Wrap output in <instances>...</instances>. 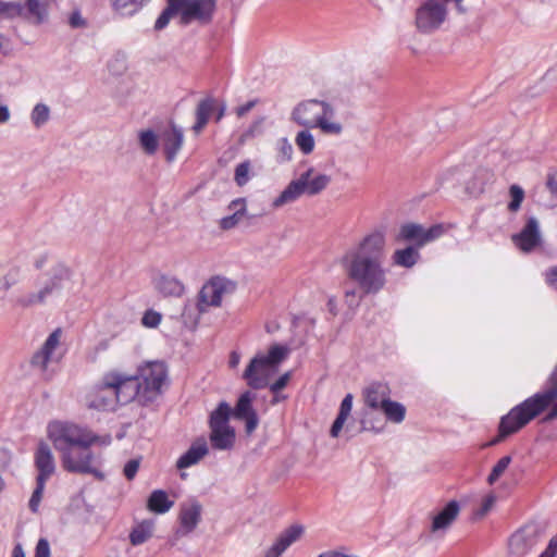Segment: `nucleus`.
Masks as SVG:
<instances>
[{"mask_svg":"<svg viewBox=\"0 0 557 557\" xmlns=\"http://www.w3.org/2000/svg\"><path fill=\"white\" fill-rule=\"evenodd\" d=\"M35 557H50V545L46 539H40L38 541Z\"/></svg>","mask_w":557,"mask_h":557,"instance_id":"nucleus-48","label":"nucleus"},{"mask_svg":"<svg viewBox=\"0 0 557 557\" xmlns=\"http://www.w3.org/2000/svg\"><path fill=\"white\" fill-rule=\"evenodd\" d=\"M29 20L35 24H41L48 18V10L40 0H26Z\"/></svg>","mask_w":557,"mask_h":557,"instance_id":"nucleus-34","label":"nucleus"},{"mask_svg":"<svg viewBox=\"0 0 557 557\" xmlns=\"http://www.w3.org/2000/svg\"><path fill=\"white\" fill-rule=\"evenodd\" d=\"M288 354L289 348L278 344L271 346L267 352H258L243 373L247 385L255 389L268 386Z\"/></svg>","mask_w":557,"mask_h":557,"instance_id":"nucleus-7","label":"nucleus"},{"mask_svg":"<svg viewBox=\"0 0 557 557\" xmlns=\"http://www.w3.org/2000/svg\"><path fill=\"white\" fill-rule=\"evenodd\" d=\"M59 288L57 282L51 281L46 284L38 292L30 293L17 299V304L22 307H32L35 305L44 304L57 289Z\"/></svg>","mask_w":557,"mask_h":557,"instance_id":"nucleus-28","label":"nucleus"},{"mask_svg":"<svg viewBox=\"0 0 557 557\" xmlns=\"http://www.w3.org/2000/svg\"><path fill=\"white\" fill-rule=\"evenodd\" d=\"M443 234L444 227L442 224H435L429 228H424L416 223H406L400 226L396 240L399 243L414 242L418 246H422L438 238Z\"/></svg>","mask_w":557,"mask_h":557,"instance_id":"nucleus-15","label":"nucleus"},{"mask_svg":"<svg viewBox=\"0 0 557 557\" xmlns=\"http://www.w3.org/2000/svg\"><path fill=\"white\" fill-rule=\"evenodd\" d=\"M232 408L226 401H221L209 416V440L214 449L231 450L236 441V432L230 425Z\"/></svg>","mask_w":557,"mask_h":557,"instance_id":"nucleus-8","label":"nucleus"},{"mask_svg":"<svg viewBox=\"0 0 557 557\" xmlns=\"http://www.w3.org/2000/svg\"><path fill=\"white\" fill-rule=\"evenodd\" d=\"M290 121L299 127H313L325 135L339 136L344 132L334 106L318 98L298 101L290 111Z\"/></svg>","mask_w":557,"mask_h":557,"instance_id":"nucleus-3","label":"nucleus"},{"mask_svg":"<svg viewBox=\"0 0 557 557\" xmlns=\"http://www.w3.org/2000/svg\"><path fill=\"white\" fill-rule=\"evenodd\" d=\"M177 520L178 534L185 536L194 533L202 520L201 504L195 499L182 503L180 506Z\"/></svg>","mask_w":557,"mask_h":557,"instance_id":"nucleus-16","label":"nucleus"},{"mask_svg":"<svg viewBox=\"0 0 557 557\" xmlns=\"http://www.w3.org/2000/svg\"><path fill=\"white\" fill-rule=\"evenodd\" d=\"M138 139L141 148L148 154H154L159 147V139L152 129H144L139 132Z\"/></svg>","mask_w":557,"mask_h":557,"instance_id":"nucleus-35","label":"nucleus"},{"mask_svg":"<svg viewBox=\"0 0 557 557\" xmlns=\"http://www.w3.org/2000/svg\"><path fill=\"white\" fill-rule=\"evenodd\" d=\"M289 380H290V372H285L282 375H280L277 377V380L274 381L273 383L269 382L268 386L270 387L271 392L275 394V397L273 398L272 404H277L278 401H281L282 399L285 398V397L278 396L277 393L287 386Z\"/></svg>","mask_w":557,"mask_h":557,"instance_id":"nucleus-44","label":"nucleus"},{"mask_svg":"<svg viewBox=\"0 0 557 557\" xmlns=\"http://www.w3.org/2000/svg\"><path fill=\"white\" fill-rule=\"evenodd\" d=\"M5 488V482L2 475L0 474V493Z\"/></svg>","mask_w":557,"mask_h":557,"instance_id":"nucleus-64","label":"nucleus"},{"mask_svg":"<svg viewBox=\"0 0 557 557\" xmlns=\"http://www.w3.org/2000/svg\"><path fill=\"white\" fill-rule=\"evenodd\" d=\"M515 245L522 251H531L542 243L540 223L535 216H530L525 226L512 236Z\"/></svg>","mask_w":557,"mask_h":557,"instance_id":"nucleus-17","label":"nucleus"},{"mask_svg":"<svg viewBox=\"0 0 557 557\" xmlns=\"http://www.w3.org/2000/svg\"><path fill=\"white\" fill-rule=\"evenodd\" d=\"M545 280L550 288L557 290V267L549 269L545 273Z\"/></svg>","mask_w":557,"mask_h":557,"instance_id":"nucleus-51","label":"nucleus"},{"mask_svg":"<svg viewBox=\"0 0 557 557\" xmlns=\"http://www.w3.org/2000/svg\"><path fill=\"white\" fill-rule=\"evenodd\" d=\"M230 215L223 216L219 221L222 230H232L237 226L247 215V201L245 198H237L228 205Z\"/></svg>","mask_w":557,"mask_h":557,"instance_id":"nucleus-26","label":"nucleus"},{"mask_svg":"<svg viewBox=\"0 0 557 557\" xmlns=\"http://www.w3.org/2000/svg\"><path fill=\"white\" fill-rule=\"evenodd\" d=\"M22 7L20 4L4 3L0 4V16L1 15H14L21 14Z\"/></svg>","mask_w":557,"mask_h":557,"instance_id":"nucleus-49","label":"nucleus"},{"mask_svg":"<svg viewBox=\"0 0 557 557\" xmlns=\"http://www.w3.org/2000/svg\"><path fill=\"white\" fill-rule=\"evenodd\" d=\"M61 331L55 330L46 339L41 349L37 351L32 358V366L40 373V375L49 380L52 377L53 371L50 366L53 360L55 349L60 345Z\"/></svg>","mask_w":557,"mask_h":557,"instance_id":"nucleus-14","label":"nucleus"},{"mask_svg":"<svg viewBox=\"0 0 557 557\" xmlns=\"http://www.w3.org/2000/svg\"><path fill=\"white\" fill-rule=\"evenodd\" d=\"M225 109H226V107L223 104V106L221 107V109H220V112H219L218 116H216V120H218V121H220V120L223 117V115H224V113H225Z\"/></svg>","mask_w":557,"mask_h":557,"instance_id":"nucleus-63","label":"nucleus"},{"mask_svg":"<svg viewBox=\"0 0 557 557\" xmlns=\"http://www.w3.org/2000/svg\"><path fill=\"white\" fill-rule=\"evenodd\" d=\"M495 503H496L495 495L491 494V495L486 496L484 502H483V506H482V509L480 511V515L484 516L487 511H490L493 508Z\"/></svg>","mask_w":557,"mask_h":557,"instance_id":"nucleus-53","label":"nucleus"},{"mask_svg":"<svg viewBox=\"0 0 557 557\" xmlns=\"http://www.w3.org/2000/svg\"><path fill=\"white\" fill-rule=\"evenodd\" d=\"M212 109V101L211 100H203L199 103L197 109V121L194 125V129L198 133L200 132L206 124L208 123L210 113Z\"/></svg>","mask_w":557,"mask_h":557,"instance_id":"nucleus-39","label":"nucleus"},{"mask_svg":"<svg viewBox=\"0 0 557 557\" xmlns=\"http://www.w3.org/2000/svg\"><path fill=\"white\" fill-rule=\"evenodd\" d=\"M139 466H140V458H135V459L127 461L123 469L124 475L128 480H133L137 474Z\"/></svg>","mask_w":557,"mask_h":557,"instance_id":"nucleus-47","label":"nucleus"},{"mask_svg":"<svg viewBox=\"0 0 557 557\" xmlns=\"http://www.w3.org/2000/svg\"><path fill=\"white\" fill-rule=\"evenodd\" d=\"M253 400L255 394L245 392L239 396L235 409L232 410L235 418L246 421V432L248 434H251L259 424L258 414L252 407Z\"/></svg>","mask_w":557,"mask_h":557,"instance_id":"nucleus-19","label":"nucleus"},{"mask_svg":"<svg viewBox=\"0 0 557 557\" xmlns=\"http://www.w3.org/2000/svg\"><path fill=\"white\" fill-rule=\"evenodd\" d=\"M252 176V166L249 160L238 163L234 171V181L238 186H245Z\"/></svg>","mask_w":557,"mask_h":557,"instance_id":"nucleus-38","label":"nucleus"},{"mask_svg":"<svg viewBox=\"0 0 557 557\" xmlns=\"http://www.w3.org/2000/svg\"><path fill=\"white\" fill-rule=\"evenodd\" d=\"M0 454L5 457L7 463H9V461L11 459V453L8 449H5V448H1L0 449Z\"/></svg>","mask_w":557,"mask_h":557,"instance_id":"nucleus-62","label":"nucleus"},{"mask_svg":"<svg viewBox=\"0 0 557 557\" xmlns=\"http://www.w3.org/2000/svg\"><path fill=\"white\" fill-rule=\"evenodd\" d=\"M50 116V109L48 106L44 103H38L34 107L32 111V121L37 126L40 127L46 124Z\"/></svg>","mask_w":557,"mask_h":557,"instance_id":"nucleus-42","label":"nucleus"},{"mask_svg":"<svg viewBox=\"0 0 557 557\" xmlns=\"http://www.w3.org/2000/svg\"><path fill=\"white\" fill-rule=\"evenodd\" d=\"M364 403L372 410H381L391 399V391L386 384L372 383L362 392Z\"/></svg>","mask_w":557,"mask_h":557,"instance_id":"nucleus-22","label":"nucleus"},{"mask_svg":"<svg viewBox=\"0 0 557 557\" xmlns=\"http://www.w3.org/2000/svg\"><path fill=\"white\" fill-rule=\"evenodd\" d=\"M511 462L510 456H504L502 457L496 465L493 467L488 478L487 482L490 484H494L508 469L509 465Z\"/></svg>","mask_w":557,"mask_h":557,"instance_id":"nucleus-41","label":"nucleus"},{"mask_svg":"<svg viewBox=\"0 0 557 557\" xmlns=\"http://www.w3.org/2000/svg\"><path fill=\"white\" fill-rule=\"evenodd\" d=\"M304 532L305 529L300 524L289 527L267 548L263 557H281L293 543L302 536Z\"/></svg>","mask_w":557,"mask_h":557,"instance_id":"nucleus-20","label":"nucleus"},{"mask_svg":"<svg viewBox=\"0 0 557 557\" xmlns=\"http://www.w3.org/2000/svg\"><path fill=\"white\" fill-rule=\"evenodd\" d=\"M255 106V102L253 101H249L240 107H238L236 109V114L237 116L242 117L244 116L247 112H249Z\"/></svg>","mask_w":557,"mask_h":557,"instance_id":"nucleus-55","label":"nucleus"},{"mask_svg":"<svg viewBox=\"0 0 557 557\" xmlns=\"http://www.w3.org/2000/svg\"><path fill=\"white\" fill-rule=\"evenodd\" d=\"M11 113L7 104H0V123H7L10 120Z\"/></svg>","mask_w":557,"mask_h":557,"instance_id":"nucleus-56","label":"nucleus"},{"mask_svg":"<svg viewBox=\"0 0 557 557\" xmlns=\"http://www.w3.org/2000/svg\"><path fill=\"white\" fill-rule=\"evenodd\" d=\"M363 429L367 430V431H373V432H382L384 430V424H379V425H374L372 422H370L369 420H364L363 421Z\"/></svg>","mask_w":557,"mask_h":557,"instance_id":"nucleus-57","label":"nucleus"},{"mask_svg":"<svg viewBox=\"0 0 557 557\" xmlns=\"http://www.w3.org/2000/svg\"><path fill=\"white\" fill-rule=\"evenodd\" d=\"M149 1L150 0H112V4L120 14L132 15Z\"/></svg>","mask_w":557,"mask_h":557,"instance_id":"nucleus-36","label":"nucleus"},{"mask_svg":"<svg viewBox=\"0 0 557 557\" xmlns=\"http://www.w3.org/2000/svg\"><path fill=\"white\" fill-rule=\"evenodd\" d=\"M173 14H177V9L172 7V0H168V7L157 18L154 28L160 30L166 27Z\"/></svg>","mask_w":557,"mask_h":557,"instance_id":"nucleus-45","label":"nucleus"},{"mask_svg":"<svg viewBox=\"0 0 557 557\" xmlns=\"http://www.w3.org/2000/svg\"><path fill=\"white\" fill-rule=\"evenodd\" d=\"M276 158L280 163L290 162L294 157V148L287 137H281L276 141Z\"/></svg>","mask_w":557,"mask_h":557,"instance_id":"nucleus-37","label":"nucleus"},{"mask_svg":"<svg viewBox=\"0 0 557 557\" xmlns=\"http://www.w3.org/2000/svg\"><path fill=\"white\" fill-rule=\"evenodd\" d=\"M8 39L0 35V53L5 51Z\"/></svg>","mask_w":557,"mask_h":557,"instance_id":"nucleus-61","label":"nucleus"},{"mask_svg":"<svg viewBox=\"0 0 557 557\" xmlns=\"http://www.w3.org/2000/svg\"><path fill=\"white\" fill-rule=\"evenodd\" d=\"M419 258V252L413 247H407L404 249H398L394 252L393 259L397 265L404 268L413 267Z\"/></svg>","mask_w":557,"mask_h":557,"instance_id":"nucleus-33","label":"nucleus"},{"mask_svg":"<svg viewBox=\"0 0 557 557\" xmlns=\"http://www.w3.org/2000/svg\"><path fill=\"white\" fill-rule=\"evenodd\" d=\"M509 202L507 205V208L510 212H517L520 210L521 208V205L524 200V190L521 186L519 185H511L509 187Z\"/></svg>","mask_w":557,"mask_h":557,"instance_id":"nucleus-40","label":"nucleus"},{"mask_svg":"<svg viewBox=\"0 0 557 557\" xmlns=\"http://www.w3.org/2000/svg\"><path fill=\"white\" fill-rule=\"evenodd\" d=\"M235 287V284L224 277H213L209 280L201 287L198 295L197 307L200 312H206L210 308L220 307L223 297L230 294Z\"/></svg>","mask_w":557,"mask_h":557,"instance_id":"nucleus-12","label":"nucleus"},{"mask_svg":"<svg viewBox=\"0 0 557 557\" xmlns=\"http://www.w3.org/2000/svg\"><path fill=\"white\" fill-rule=\"evenodd\" d=\"M92 445H74L60 453L64 470L75 473H91L102 479L103 474L94 467V455L89 450Z\"/></svg>","mask_w":557,"mask_h":557,"instance_id":"nucleus-11","label":"nucleus"},{"mask_svg":"<svg viewBox=\"0 0 557 557\" xmlns=\"http://www.w3.org/2000/svg\"><path fill=\"white\" fill-rule=\"evenodd\" d=\"M313 127H300L295 135V144L304 156H310L315 149V137L312 133Z\"/></svg>","mask_w":557,"mask_h":557,"instance_id":"nucleus-30","label":"nucleus"},{"mask_svg":"<svg viewBox=\"0 0 557 557\" xmlns=\"http://www.w3.org/2000/svg\"><path fill=\"white\" fill-rule=\"evenodd\" d=\"M134 398V377L119 370L106 372L86 396L89 408L102 411L114 410Z\"/></svg>","mask_w":557,"mask_h":557,"instance_id":"nucleus-2","label":"nucleus"},{"mask_svg":"<svg viewBox=\"0 0 557 557\" xmlns=\"http://www.w3.org/2000/svg\"><path fill=\"white\" fill-rule=\"evenodd\" d=\"M172 7L184 23H207L215 11V0H172Z\"/></svg>","mask_w":557,"mask_h":557,"instance_id":"nucleus-13","label":"nucleus"},{"mask_svg":"<svg viewBox=\"0 0 557 557\" xmlns=\"http://www.w3.org/2000/svg\"><path fill=\"white\" fill-rule=\"evenodd\" d=\"M547 408H550V410L547 414V419L548 420L556 419L557 418V398Z\"/></svg>","mask_w":557,"mask_h":557,"instance_id":"nucleus-58","label":"nucleus"},{"mask_svg":"<svg viewBox=\"0 0 557 557\" xmlns=\"http://www.w3.org/2000/svg\"><path fill=\"white\" fill-rule=\"evenodd\" d=\"M70 23L73 27H79L84 25L85 22L79 12H73L70 16Z\"/></svg>","mask_w":557,"mask_h":557,"instance_id":"nucleus-54","label":"nucleus"},{"mask_svg":"<svg viewBox=\"0 0 557 557\" xmlns=\"http://www.w3.org/2000/svg\"><path fill=\"white\" fill-rule=\"evenodd\" d=\"M352 395L347 394L341 403L339 412L331 428V436L336 438L339 436L342 429L351 413Z\"/></svg>","mask_w":557,"mask_h":557,"instance_id":"nucleus-31","label":"nucleus"},{"mask_svg":"<svg viewBox=\"0 0 557 557\" xmlns=\"http://www.w3.org/2000/svg\"><path fill=\"white\" fill-rule=\"evenodd\" d=\"M141 324L147 329H157L162 322V314L154 309H147L141 317Z\"/></svg>","mask_w":557,"mask_h":557,"instance_id":"nucleus-43","label":"nucleus"},{"mask_svg":"<svg viewBox=\"0 0 557 557\" xmlns=\"http://www.w3.org/2000/svg\"><path fill=\"white\" fill-rule=\"evenodd\" d=\"M154 290L163 297H181L185 293L184 283L173 275L162 274L153 280Z\"/></svg>","mask_w":557,"mask_h":557,"instance_id":"nucleus-24","label":"nucleus"},{"mask_svg":"<svg viewBox=\"0 0 557 557\" xmlns=\"http://www.w3.org/2000/svg\"><path fill=\"white\" fill-rule=\"evenodd\" d=\"M386 417V420L399 424L406 418V407L398 401L389 399L385 406L381 409Z\"/></svg>","mask_w":557,"mask_h":557,"instance_id":"nucleus-32","label":"nucleus"},{"mask_svg":"<svg viewBox=\"0 0 557 557\" xmlns=\"http://www.w3.org/2000/svg\"><path fill=\"white\" fill-rule=\"evenodd\" d=\"M45 486H46V481L37 480V486H36L35 491L30 497V500H29V507L34 512L38 511V508H39V505L41 502V497H42V494L45 491Z\"/></svg>","mask_w":557,"mask_h":557,"instance_id":"nucleus-46","label":"nucleus"},{"mask_svg":"<svg viewBox=\"0 0 557 557\" xmlns=\"http://www.w3.org/2000/svg\"><path fill=\"white\" fill-rule=\"evenodd\" d=\"M447 15V0H425L417 9L414 25L418 32L431 34L445 23Z\"/></svg>","mask_w":557,"mask_h":557,"instance_id":"nucleus-10","label":"nucleus"},{"mask_svg":"<svg viewBox=\"0 0 557 557\" xmlns=\"http://www.w3.org/2000/svg\"><path fill=\"white\" fill-rule=\"evenodd\" d=\"M12 557H26L24 548L21 544H16L12 550Z\"/></svg>","mask_w":557,"mask_h":557,"instance_id":"nucleus-59","label":"nucleus"},{"mask_svg":"<svg viewBox=\"0 0 557 557\" xmlns=\"http://www.w3.org/2000/svg\"><path fill=\"white\" fill-rule=\"evenodd\" d=\"M331 175L309 162L305 163L304 171L280 193L272 206L280 208L294 202L301 196H317L322 194L331 184Z\"/></svg>","mask_w":557,"mask_h":557,"instance_id":"nucleus-6","label":"nucleus"},{"mask_svg":"<svg viewBox=\"0 0 557 557\" xmlns=\"http://www.w3.org/2000/svg\"><path fill=\"white\" fill-rule=\"evenodd\" d=\"M17 282V278L15 275H5L0 281V288L3 290L10 289L13 285H15Z\"/></svg>","mask_w":557,"mask_h":557,"instance_id":"nucleus-52","label":"nucleus"},{"mask_svg":"<svg viewBox=\"0 0 557 557\" xmlns=\"http://www.w3.org/2000/svg\"><path fill=\"white\" fill-rule=\"evenodd\" d=\"M209 453L206 438L200 437L191 443L189 448L176 461L177 469H186L198 463Z\"/></svg>","mask_w":557,"mask_h":557,"instance_id":"nucleus-23","label":"nucleus"},{"mask_svg":"<svg viewBox=\"0 0 557 557\" xmlns=\"http://www.w3.org/2000/svg\"><path fill=\"white\" fill-rule=\"evenodd\" d=\"M238 364H239V355L232 354V356H231V366L232 367H237Z\"/></svg>","mask_w":557,"mask_h":557,"instance_id":"nucleus-60","label":"nucleus"},{"mask_svg":"<svg viewBox=\"0 0 557 557\" xmlns=\"http://www.w3.org/2000/svg\"><path fill=\"white\" fill-rule=\"evenodd\" d=\"M174 500L163 490H153L147 499V509L156 515H164L172 509Z\"/></svg>","mask_w":557,"mask_h":557,"instance_id":"nucleus-27","label":"nucleus"},{"mask_svg":"<svg viewBox=\"0 0 557 557\" xmlns=\"http://www.w3.org/2000/svg\"><path fill=\"white\" fill-rule=\"evenodd\" d=\"M557 398V387L537 393L515 406L499 422L498 437L493 443L517 433L543 412Z\"/></svg>","mask_w":557,"mask_h":557,"instance_id":"nucleus-5","label":"nucleus"},{"mask_svg":"<svg viewBox=\"0 0 557 557\" xmlns=\"http://www.w3.org/2000/svg\"><path fill=\"white\" fill-rule=\"evenodd\" d=\"M131 376L134 377L135 396L154 395L161 392L168 380V368L161 361H146L138 367L137 374Z\"/></svg>","mask_w":557,"mask_h":557,"instance_id":"nucleus-9","label":"nucleus"},{"mask_svg":"<svg viewBox=\"0 0 557 557\" xmlns=\"http://www.w3.org/2000/svg\"><path fill=\"white\" fill-rule=\"evenodd\" d=\"M34 462L38 471L37 480L47 481L55 472V459L47 442L38 443L34 453Z\"/></svg>","mask_w":557,"mask_h":557,"instance_id":"nucleus-18","label":"nucleus"},{"mask_svg":"<svg viewBox=\"0 0 557 557\" xmlns=\"http://www.w3.org/2000/svg\"><path fill=\"white\" fill-rule=\"evenodd\" d=\"M557 554V534L550 539L546 549L539 557H555Z\"/></svg>","mask_w":557,"mask_h":557,"instance_id":"nucleus-50","label":"nucleus"},{"mask_svg":"<svg viewBox=\"0 0 557 557\" xmlns=\"http://www.w3.org/2000/svg\"><path fill=\"white\" fill-rule=\"evenodd\" d=\"M154 521L141 520L137 522L129 532V542L134 546L141 545L150 540L153 535Z\"/></svg>","mask_w":557,"mask_h":557,"instance_id":"nucleus-29","label":"nucleus"},{"mask_svg":"<svg viewBox=\"0 0 557 557\" xmlns=\"http://www.w3.org/2000/svg\"><path fill=\"white\" fill-rule=\"evenodd\" d=\"M460 511V505L457 500H450L436 513H434L431 523L432 533L445 532L457 519Z\"/></svg>","mask_w":557,"mask_h":557,"instance_id":"nucleus-21","label":"nucleus"},{"mask_svg":"<svg viewBox=\"0 0 557 557\" xmlns=\"http://www.w3.org/2000/svg\"><path fill=\"white\" fill-rule=\"evenodd\" d=\"M384 251V236L374 233L366 236L347 257L348 276L364 294H376L385 286Z\"/></svg>","mask_w":557,"mask_h":557,"instance_id":"nucleus-1","label":"nucleus"},{"mask_svg":"<svg viewBox=\"0 0 557 557\" xmlns=\"http://www.w3.org/2000/svg\"><path fill=\"white\" fill-rule=\"evenodd\" d=\"M184 141L183 131L176 126L165 131L162 135V147L169 162H173L182 149Z\"/></svg>","mask_w":557,"mask_h":557,"instance_id":"nucleus-25","label":"nucleus"},{"mask_svg":"<svg viewBox=\"0 0 557 557\" xmlns=\"http://www.w3.org/2000/svg\"><path fill=\"white\" fill-rule=\"evenodd\" d=\"M47 440L60 453L74 445H100L111 443V436H100L88 426L69 420H51L46 425Z\"/></svg>","mask_w":557,"mask_h":557,"instance_id":"nucleus-4","label":"nucleus"}]
</instances>
